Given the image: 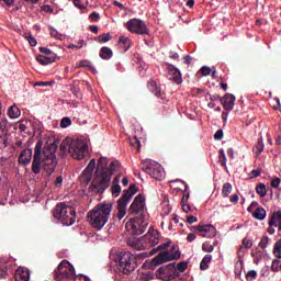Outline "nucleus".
<instances>
[{"label": "nucleus", "mask_w": 281, "mask_h": 281, "mask_svg": "<svg viewBox=\"0 0 281 281\" xmlns=\"http://www.w3.org/2000/svg\"><path fill=\"white\" fill-rule=\"evenodd\" d=\"M117 165L111 161L109 164V159L101 157L97 165V176L92 181V192L100 194V192H104L109 186H111V177L117 170Z\"/></svg>", "instance_id": "obj_1"}, {"label": "nucleus", "mask_w": 281, "mask_h": 281, "mask_svg": "<svg viewBox=\"0 0 281 281\" xmlns=\"http://www.w3.org/2000/svg\"><path fill=\"white\" fill-rule=\"evenodd\" d=\"M111 212H113V204L111 202L99 203L88 212V221L94 229L100 231L109 223Z\"/></svg>", "instance_id": "obj_2"}, {"label": "nucleus", "mask_w": 281, "mask_h": 281, "mask_svg": "<svg viewBox=\"0 0 281 281\" xmlns=\"http://www.w3.org/2000/svg\"><path fill=\"white\" fill-rule=\"evenodd\" d=\"M112 260L116 271L123 273L124 276L133 273V271H135L137 268L135 255H133L131 251L117 252L112 256Z\"/></svg>", "instance_id": "obj_3"}, {"label": "nucleus", "mask_w": 281, "mask_h": 281, "mask_svg": "<svg viewBox=\"0 0 281 281\" xmlns=\"http://www.w3.org/2000/svg\"><path fill=\"white\" fill-rule=\"evenodd\" d=\"M88 148L89 143L86 138H66L61 144V149L67 150L70 157L77 160L85 159Z\"/></svg>", "instance_id": "obj_4"}, {"label": "nucleus", "mask_w": 281, "mask_h": 281, "mask_svg": "<svg viewBox=\"0 0 281 281\" xmlns=\"http://www.w3.org/2000/svg\"><path fill=\"white\" fill-rule=\"evenodd\" d=\"M53 216L57 223H61V225L66 227L76 223V210L63 202L56 205L53 211Z\"/></svg>", "instance_id": "obj_5"}, {"label": "nucleus", "mask_w": 281, "mask_h": 281, "mask_svg": "<svg viewBox=\"0 0 281 281\" xmlns=\"http://www.w3.org/2000/svg\"><path fill=\"white\" fill-rule=\"evenodd\" d=\"M142 170L149 175L151 179H156V181H162L166 178V171L164 167L151 159H145L142 161Z\"/></svg>", "instance_id": "obj_6"}, {"label": "nucleus", "mask_w": 281, "mask_h": 281, "mask_svg": "<svg viewBox=\"0 0 281 281\" xmlns=\"http://www.w3.org/2000/svg\"><path fill=\"white\" fill-rule=\"evenodd\" d=\"M137 194V186L131 184L130 188L124 191L121 199L117 201V213L116 218L117 221H122L126 216V210L128 207V203H131V199Z\"/></svg>", "instance_id": "obj_7"}, {"label": "nucleus", "mask_w": 281, "mask_h": 281, "mask_svg": "<svg viewBox=\"0 0 281 281\" xmlns=\"http://www.w3.org/2000/svg\"><path fill=\"white\" fill-rule=\"evenodd\" d=\"M76 276V270L74 266L67 260H63L57 269L55 270L56 281H69Z\"/></svg>", "instance_id": "obj_8"}, {"label": "nucleus", "mask_w": 281, "mask_h": 281, "mask_svg": "<svg viewBox=\"0 0 281 281\" xmlns=\"http://www.w3.org/2000/svg\"><path fill=\"white\" fill-rule=\"evenodd\" d=\"M181 254L177 250L176 247H172L169 251H161L151 259L153 265L159 266L165 265V262H172V260H179Z\"/></svg>", "instance_id": "obj_9"}, {"label": "nucleus", "mask_w": 281, "mask_h": 281, "mask_svg": "<svg viewBox=\"0 0 281 281\" xmlns=\"http://www.w3.org/2000/svg\"><path fill=\"white\" fill-rule=\"evenodd\" d=\"M126 29L132 34H139L140 36L150 34V30H148L146 22L140 19H131L127 21Z\"/></svg>", "instance_id": "obj_10"}, {"label": "nucleus", "mask_w": 281, "mask_h": 281, "mask_svg": "<svg viewBox=\"0 0 281 281\" xmlns=\"http://www.w3.org/2000/svg\"><path fill=\"white\" fill-rule=\"evenodd\" d=\"M146 225L148 224L144 221V217H134L125 224V227L134 236H139L146 232Z\"/></svg>", "instance_id": "obj_11"}, {"label": "nucleus", "mask_w": 281, "mask_h": 281, "mask_svg": "<svg viewBox=\"0 0 281 281\" xmlns=\"http://www.w3.org/2000/svg\"><path fill=\"white\" fill-rule=\"evenodd\" d=\"M160 238L161 235L159 234V231L149 228L147 234L142 239L143 245L140 249H150L151 247H157V245H159Z\"/></svg>", "instance_id": "obj_12"}, {"label": "nucleus", "mask_w": 281, "mask_h": 281, "mask_svg": "<svg viewBox=\"0 0 281 281\" xmlns=\"http://www.w3.org/2000/svg\"><path fill=\"white\" fill-rule=\"evenodd\" d=\"M130 212L131 214H134V216L139 214L140 217H144V214H146V198L142 194H138L131 204Z\"/></svg>", "instance_id": "obj_13"}, {"label": "nucleus", "mask_w": 281, "mask_h": 281, "mask_svg": "<svg viewBox=\"0 0 281 281\" xmlns=\"http://www.w3.org/2000/svg\"><path fill=\"white\" fill-rule=\"evenodd\" d=\"M193 229H195V234L202 238H214L216 236V227L212 224L196 225L193 226Z\"/></svg>", "instance_id": "obj_14"}, {"label": "nucleus", "mask_w": 281, "mask_h": 281, "mask_svg": "<svg viewBox=\"0 0 281 281\" xmlns=\"http://www.w3.org/2000/svg\"><path fill=\"white\" fill-rule=\"evenodd\" d=\"M43 158V143L37 142L35 145V155L32 162L34 175H41V159Z\"/></svg>", "instance_id": "obj_15"}, {"label": "nucleus", "mask_w": 281, "mask_h": 281, "mask_svg": "<svg viewBox=\"0 0 281 281\" xmlns=\"http://www.w3.org/2000/svg\"><path fill=\"white\" fill-rule=\"evenodd\" d=\"M56 166H58V160L56 159V155L45 153L44 170L46 175L48 176L53 175L54 170H56Z\"/></svg>", "instance_id": "obj_16"}, {"label": "nucleus", "mask_w": 281, "mask_h": 281, "mask_svg": "<svg viewBox=\"0 0 281 281\" xmlns=\"http://www.w3.org/2000/svg\"><path fill=\"white\" fill-rule=\"evenodd\" d=\"M167 78L172 82H176V85H181L183 82L181 70L170 64L167 66Z\"/></svg>", "instance_id": "obj_17"}, {"label": "nucleus", "mask_w": 281, "mask_h": 281, "mask_svg": "<svg viewBox=\"0 0 281 281\" xmlns=\"http://www.w3.org/2000/svg\"><path fill=\"white\" fill-rule=\"evenodd\" d=\"M221 104L224 106L225 111L232 112L234 111L236 97L234 94L227 93L225 97L220 99Z\"/></svg>", "instance_id": "obj_18"}, {"label": "nucleus", "mask_w": 281, "mask_h": 281, "mask_svg": "<svg viewBox=\"0 0 281 281\" xmlns=\"http://www.w3.org/2000/svg\"><path fill=\"white\" fill-rule=\"evenodd\" d=\"M120 179H122V176L116 175L114 180L112 181L111 186V193L112 196L117 198L120 194H122V187H120Z\"/></svg>", "instance_id": "obj_19"}, {"label": "nucleus", "mask_w": 281, "mask_h": 281, "mask_svg": "<svg viewBox=\"0 0 281 281\" xmlns=\"http://www.w3.org/2000/svg\"><path fill=\"white\" fill-rule=\"evenodd\" d=\"M95 168V159L90 160V162L88 164V166L86 167V169L83 170L81 178L85 179V181H87V183H89V181H91V175L93 172Z\"/></svg>", "instance_id": "obj_20"}, {"label": "nucleus", "mask_w": 281, "mask_h": 281, "mask_svg": "<svg viewBox=\"0 0 281 281\" xmlns=\"http://www.w3.org/2000/svg\"><path fill=\"white\" fill-rule=\"evenodd\" d=\"M15 281H30V270L18 268L14 274Z\"/></svg>", "instance_id": "obj_21"}, {"label": "nucleus", "mask_w": 281, "mask_h": 281, "mask_svg": "<svg viewBox=\"0 0 281 281\" xmlns=\"http://www.w3.org/2000/svg\"><path fill=\"white\" fill-rule=\"evenodd\" d=\"M32 149H24L19 156V162L27 166L32 161Z\"/></svg>", "instance_id": "obj_22"}, {"label": "nucleus", "mask_w": 281, "mask_h": 281, "mask_svg": "<svg viewBox=\"0 0 281 281\" xmlns=\"http://www.w3.org/2000/svg\"><path fill=\"white\" fill-rule=\"evenodd\" d=\"M149 91H151V93H155V95H157V98H161V100H164V92H161V89L157 86V82L150 80L148 81L147 85Z\"/></svg>", "instance_id": "obj_23"}, {"label": "nucleus", "mask_w": 281, "mask_h": 281, "mask_svg": "<svg viewBox=\"0 0 281 281\" xmlns=\"http://www.w3.org/2000/svg\"><path fill=\"white\" fill-rule=\"evenodd\" d=\"M37 63L40 65H52V63H55L56 60V55L47 56V55H38L36 57Z\"/></svg>", "instance_id": "obj_24"}, {"label": "nucleus", "mask_w": 281, "mask_h": 281, "mask_svg": "<svg viewBox=\"0 0 281 281\" xmlns=\"http://www.w3.org/2000/svg\"><path fill=\"white\" fill-rule=\"evenodd\" d=\"M119 45H120V47H122L123 52H128L131 49V45H132L131 38H128L124 35H121L119 37Z\"/></svg>", "instance_id": "obj_25"}, {"label": "nucleus", "mask_w": 281, "mask_h": 281, "mask_svg": "<svg viewBox=\"0 0 281 281\" xmlns=\"http://www.w3.org/2000/svg\"><path fill=\"white\" fill-rule=\"evenodd\" d=\"M99 56L102 58V60H111V58H113V50L106 46H103L100 49Z\"/></svg>", "instance_id": "obj_26"}, {"label": "nucleus", "mask_w": 281, "mask_h": 281, "mask_svg": "<svg viewBox=\"0 0 281 281\" xmlns=\"http://www.w3.org/2000/svg\"><path fill=\"white\" fill-rule=\"evenodd\" d=\"M251 247H254V241H251L249 238H244L243 246H240L238 250V256L245 254L248 249H251Z\"/></svg>", "instance_id": "obj_27"}, {"label": "nucleus", "mask_w": 281, "mask_h": 281, "mask_svg": "<svg viewBox=\"0 0 281 281\" xmlns=\"http://www.w3.org/2000/svg\"><path fill=\"white\" fill-rule=\"evenodd\" d=\"M252 217L257 221H265L267 218V211L263 207H257L252 213Z\"/></svg>", "instance_id": "obj_28"}, {"label": "nucleus", "mask_w": 281, "mask_h": 281, "mask_svg": "<svg viewBox=\"0 0 281 281\" xmlns=\"http://www.w3.org/2000/svg\"><path fill=\"white\" fill-rule=\"evenodd\" d=\"M8 278V261L0 259V280Z\"/></svg>", "instance_id": "obj_29"}, {"label": "nucleus", "mask_w": 281, "mask_h": 281, "mask_svg": "<svg viewBox=\"0 0 281 281\" xmlns=\"http://www.w3.org/2000/svg\"><path fill=\"white\" fill-rule=\"evenodd\" d=\"M281 222V211H276L268 221V225H274L278 227V223Z\"/></svg>", "instance_id": "obj_30"}, {"label": "nucleus", "mask_w": 281, "mask_h": 281, "mask_svg": "<svg viewBox=\"0 0 281 281\" xmlns=\"http://www.w3.org/2000/svg\"><path fill=\"white\" fill-rule=\"evenodd\" d=\"M9 117L11 120H18V117H21V110L16 105H12L9 108Z\"/></svg>", "instance_id": "obj_31"}, {"label": "nucleus", "mask_w": 281, "mask_h": 281, "mask_svg": "<svg viewBox=\"0 0 281 281\" xmlns=\"http://www.w3.org/2000/svg\"><path fill=\"white\" fill-rule=\"evenodd\" d=\"M8 128V117L5 114L1 112V103H0V135Z\"/></svg>", "instance_id": "obj_32"}, {"label": "nucleus", "mask_w": 281, "mask_h": 281, "mask_svg": "<svg viewBox=\"0 0 281 281\" xmlns=\"http://www.w3.org/2000/svg\"><path fill=\"white\" fill-rule=\"evenodd\" d=\"M212 262V255H205L200 263L201 271H205L210 268L209 263Z\"/></svg>", "instance_id": "obj_33"}, {"label": "nucleus", "mask_w": 281, "mask_h": 281, "mask_svg": "<svg viewBox=\"0 0 281 281\" xmlns=\"http://www.w3.org/2000/svg\"><path fill=\"white\" fill-rule=\"evenodd\" d=\"M215 247H216V243L211 244L210 241H204L202 244V251H204L205 254H212Z\"/></svg>", "instance_id": "obj_34"}, {"label": "nucleus", "mask_w": 281, "mask_h": 281, "mask_svg": "<svg viewBox=\"0 0 281 281\" xmlns=\"http://www.w3.org/2000/svg\"><path fill=\"white\" fill-rule=\"evenodd\" d=\"M75 8L78 10H87V5H89V0H72Z\"/></svg>", "instance_id": "obj_35"}, {"label": "nucleus", "mask_w": 281, "mask_h": 281, "mask_svg": "<svg viewBox=\"0 0 281 281\" xmlns=\"http://www.w3.org/2000/svg\"><path fill=\"white\" fill-rule=\"evenodd\" d=\"M254 153L255 155H260L262 153V150H265V142L262 140V138H259L256 146L254 147Z\"/></svg>", "instance_id": "obj_36"}, {"label": "nucleus", "mask_w": 281, "mask_h": 281, "mask_svg": "<svg viewBox=\"0 0 281 281\" xmlns=\"http://www.w3.org/2000/svg\"><path fill=\"white\" fill-rule=\"evenodd\" d=\"M229 194H232V183L226 182L223 184V188H222V196H224V199H227Z\"/></svg>", "instance_id": "obj_37"}, {"label": "nucleus", "mask_w": 281, "mask_h": 281, "mask_svg": "<svg viewBox=\"0 0 281 281\" xmlns=\"http://www.w3.org/2000/svg\"><path fill=\"white\" fill-rule=\"evenodd\" d=\"M256 192L257 194H259V196L265 198L267 196V186H265V183H259L256 187Z\"/></svg>", "instance_id": "obj_38"}, {"label": "nucleus", "mask_w": 281, "mask_h": 281, "mask_svg": "<svg viewBox=\"0 0 281 281\" xmlns=\"http://www.w3.org/2000/svg\"><path fill=\"white\" fill-rule=\"evenodd\" d=\"M98 43H109L111 41V33H103L97 37Z\"/></svg>", "instance_id": "obj_39"}, {"label": "nucleus", "mask_w": 281, "mask_h": 281, "mask_svg": "<svg viewBox=\"0 0 281 281\" xmlns=\"http://www.w3.org/2000/svg\"><path fill=\"white\" fill-rule=\"evenodd\" d=\"M244 262L243 259H239L235 265V276H240L243 272Z\"/></svg>", "instance_id": "obj_40"}, {"label": "nucleus", "mask_w": 281, "mask_h": 281, "mask_svg": "<svg viewBox=\"0 0 281 281\" xmlns=\"http://www.w3.org/2000/svg\"><path fill=\"white\" fill-rule=\"evenodd\" d=\"M142 280H144V281L155 280V273H153L150 271L143 272L142 273Z\"/></svg>", "instance_id": "obj_41"}, {"label": "nucleus", "mask_w": 281, "mask_h": 281, "mask_svg": "<svg viewBox=\"0 0 281 281\" xmlns=\"http://www.w3.org/2000/svg\"><path fill=\"white\" fill-rule=\"evenodd\" d=\"M222 166H227V157L225 156V149H220V157H218Z\"/></svg>", "instance_id": "obj_42"}, {"label": "nucleus", "mask_w": 281, "mask_h": 281, "mask_svg": "<svg viewBox=\"0 0 281 281\" xmlns=\"http://www.w3.org/2000/svg\"><path fill=\"white\" fill-rule=\"evenodd\" d=\"M271 269H272V271H274V272L280 271V269H281V262H280V260H278V259L272 260Z\"/></svg>", "instance_id": "obj_43"}, {"label": "nucleus", "mask_w": 281, "mask_h": 281, "mask_svg": "<svg viewBox=\"0 0 281 281\" xmlns=\"http://www.w3.org/2000/svg\"><path fill=\"white\" fill-rule=\"evenodd\" d=\"M256 278H258V272H256L255 270H250L246 273V280H256Z\"/></svg>", "instance_id": "obj_44"}, {"label": "nucleus", "mask_w": 281, "mask_h": 281, "mask_svg": "<svg viewBox=\"0 0 281 281\" xmlns=\"http://www.w3.org/2000/svg\"><path fill=\"white\" fill-rule=\"evenodd\" d=\"M60 126H61V128H67V127L71 126V119H69V117L61 119Z\"/></svg>", "instance_id": "obj_45"}, {"label": "nucleus", "mask_w": 281, "mask_h": 281, "mask_svg": "<svg viewBox=\"0 0 281 281\" xmlns=\"http://www.w3.org/2000/svg\"><path fill=\"white\" fill-rule=\"evenodd\" d=\"M268 245H269V237L263 236L259 243V247H261V249H267Z\"/></svg>", "instance_id": "obj_46"}, {"label": "nucleus", "mask_w": 281, "mask_h": 281, "mask_svg": "<svg viewBox=\"0 0 281 281\" xmlns=\"http://www.w3.org/2000/svg\"><path fill=\"white\" fill-rule=\"evenodd\" d=\"M132 146H136L137 153H139L142 148V143L139 142V138L137 136H134L133 140H131Z\"/></svg>", "instance_id": "obj_47"}, {"label": "nucleus", "mask_w": 281, "mask_h": 281, "mask_svg": "<svg viewBox=\"0 0 281 281\" xmlns=\"http://www.w3.org/2000/svg\"><path fill=\"white\" fill-rule=\"evenodd\" d=\"M40 52L44 54V56H56V53L52 52L49 48L41 47Z\"/></svg>", "instance_id": "obj_48"}, {"label": "nucleus", "mask_w": 281, "mask_h": 281, "mask_svg": "<svg viewBox=\"0 0 281 281\" xmlns=\"http://www.w3.org/2000/svg\"><path fill=\"white\" fill-rule=\"evenodd\" d=\"M188 199H190V187L188 184H184L182 201H188Z\"/></svg>", "instance_id": "obj_49"}, {"label": "nucleus", "mask_w": 281, "mask_h": 281, "mask_svg": "<svg viewBox=\"0 0 281 281\" xmlns=\"http://www.w3.org/2000/svg\"><path fill=\"white\" fill-rule=\"evenodd\" d=\"M27 41L31 47H36V45L38 44V42L36 41V37H34L33 35H29Z\"/></svg>", "instance_id": "obj_50"}, {"label": "nucleus", "mask_w": 281, "mask_h": 281, "mask_svg": "<svg viewBox=\"0 0 281 281\" xmlns=\"http://www.w3.org/2000/svg\"><path fill=\"white\" fill-rule=\"evenodd\" d=\"M54 187L57 189L63 188V176H59L56 178L55 182H54Z\"/></svg>", "instance_id": "obj_51"}, {"label": "nucleus", "mask_w": 281, "mask_h": 281, "mask_svg": "<svg viewBox=\"0 0 281 281\" xmlns=\"http://www.w3.org/2000/svg\"><path fill=\"white\" fill-rule=\"evenodd\" d=\"M280 183H281V179L280 178H274L271 181V187L278 189V188H280Z\"/></svg>", "instance_id": "obj_52"}, {"label": "nucleus", "mask_w": 281, "mask_h": 281, "mask_svg": "<svg viewBox=\"0 0 281 281\" xmlns=\"http://www.w3.org/2000/svg\"><path fill=\"white\" fill-rule=\"evenodd\" d=\"M200 71L202 72V75L204 76H210V74H212V69L207 66H204L200 69Z\"/></svg>", "instance_id": "obj_53"}, {"label": "nucleus", "mask_w": 281, "mask_h": 281, "mask_svg": "<svg viewBox=\"0 0 281 281\" xmlns=\"http://www.w3.org/2000/svg\"><path fill=\"white\" fill-rule=\"evenodd\" d=\"M196 221H199V218H196V216L194 215L187 216V222L189 223V225H192V223H196Z\"/></svg>", "instance_id": "obj_54"}, {"label": "nucleus", "mask_w": 281, "mask_h": 281, "mask_svg": "<svg viewBox=\"0 0 281 281\" xmlns=\"http://www.w3.org/2000/svg\"><path fill=\"white\" fill-rule=\"evenodd\" d=\"M177 269H178V271H186L188 269V263L182 261V262L178 263Z\"/></svg>", "instance_id": "obj_55"}, {"label": "nucleus", "mask_w": 281, "mask_h": 281, "mask_svg": "<svg viewBox=\"0 0 281 281\" xmlns=\"http://www.w3.org/2000/svg\"><path fill=\"white\" fill-rule=\"evenodd\" d=\"M214 139H216V140L223 139V130L216 131V133L214 134Z\"/></svg>", "instance_id": "obj_56"}, {"label": "nucleus", "mask_w": 281, "mask_h": 281, "mask_svg": "<svg viewBox=\"0 0 281 281\" xmlns=\"http://www.w3.org/2000/svg\"><path fill=\"white\" fill-rule=\"evenodd\" d=\"M90 19H91V21H100V13H98V12H92V13L90 14Z\"/></svg>", "instance_id": "obj_57"}, {"label": "nucleus", "mask_w": 281, "mask_h": 281, "mask_svg": "<svg viewBox=\"0 0 281 281\" xmlns=\"http://www.w3.org/2000/svg\"><path fill=\"white\" fill-rule=\"evenodd\" d=\"M187 240H188V243H193V240H196V234L190 233V234L187 236Z\"/></svg>", "instance_id": "obj_58"}, {"label": "nucleus", "mask_w": 281, "mask_h": 281, "mask_svg": "<svg viewBox=\"0 0 281 281\" xmlns=\"http://www.w3.org/2000/svg\"><path fill=\"white\" fill-rule=\"evenodd\" d=\"M170 243H171V241H167V243H165V244H161V245L158 246L157 249H158L159 251H161V250H164V249H168V247H170Z\"/></svg>", "instance_id": "obj_59"}, {"label": "nucleus", "mask_w": 281, "mask_h": 281, "mask_svg": "<svg viewBox=\"0 0 281 281\" xmlns=\"http://www.w3.org/2000/svg\"><path fill=\"white\" fill-rule=\"evenodd\" d=\"M182 211L188 214L190 212H192V206H190L189 204H182Z\"/></svg>", "instance_id": "obj_60"}, {"label": "nucleus", "mask_w": 281, "mask_h": 281, "mask_svg": "<svg viewBox=\"0 0 281 281\" xmlns=\"http://www.w3.org/2000/svg\"><path fill=\"white\" fill-rule=\"evenodd\" d=\"M250 175H251V177H252L254 179H256V178L260 177L261 171H260L259 169H255V170H252V171L250 172Z\"/></svg>", "instance_id": "obj_61"}, {"label": "nucleus", "mask_w": 281, "mask_h": 281, "mask_svg": "<svg viewBox=\"0 0 281 281\" xmlns=\"http://www.w3.org/2000/svg\"><path fill=\"white\" fill-rule=\"evenodd\" d=\"M75 45L76 49H82V47H85V40H79Z\"/></svg>", "instance_id": "obj_62"}, {"label": "nucleus", "mask_w": 281, "mask_h": 281, "mask_svg": "<svg viewBox=\"0 0 281 281\" xmlns=\"http://www.w3.org/2000/svg\"><path fill=\"white\" fill-rule=\"evenodd\" d=\"M80 67H91V61L82 60V61H80Z\"/></svg>", "instance_id": "obj_63"}, {"label": "nucleus", "mask_w": 281, "mask_h": 281, "mask_svg": "<svg viewBox=\"0 0 281 281\" xmlns=\"http://www.w3.org/2000/svg\"><path fill=\"white\" fill-rule=\"evenodd\" d=\"M231 203H238V195L231 196Z\"/></svg>", "instance_id": "obj_64"}]
</instances>
